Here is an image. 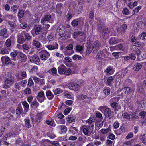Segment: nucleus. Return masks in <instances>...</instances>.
<instances>
[{
	"label": "nucleus",
	"mask_w": 146,
	"mask_h": 146,
	"mask_svg": "<svg viewBox=\"0 0 146 146\" xmlns=\"http://www.w3.org/2000/svg\"><path fill=\"white\" fill-rule=\"evenodd\" d=\"M14 82V78L12 76V73L9 72L6 74L4 78V83L2 87L5 89L9 88L13 84Z\"/></svg>",
	"instance_id": "nucleus-1"
},
{
	"label": "nucleus",
	"mask_w": 146,
	"mask_h": 146,
	"mask_svg": "<svg viewBox=\"0 0 146 146\" xmlns=\"http://www.w3.org/2000/svg\"><path fill=\"white\" fill-rule=\"evenodd\" d=\"M94 127L93 125H90L88 126H86L83 129V132L84 134L89 136L93 132V128Z\"/></svg>",
	"instance_id": "nucleus-2"
},
{
	"label": "nucleus",
	"mask_w": 146,
	"mask_h": 146,
	"mask_svg": "<svg viewBox=\"0 0 146 146\" xmlns=\"http://www.w3.org/2000/svg\"><path fill=\"white\" fill-rule=\"evenodd\" d=\"M135 53L137 54L138 59L140 60L145 59L146 57V55L145 51H141L138 48L135 50Z\"/></svg>",
	"instance_id": "nucleus-3"
},
{
	"label": "nucleus",
	"mask_w": 146,
	"mask_h": 146,
	"mask_svg": "<svg viewBox=\"0 0 146 146\" xmlns=\"http://www.w3.org/2000/svg\"><path fill=\"white\" fill-rule=\"evenodd\" d=\"M39 54L41 59L44 60H47L50 56L49 53L45 50H41L39 52Z\"/></svg>",
	"instance_id": "nucleus-4"
},
{
	"label": "nucleus",
	"mask_w": 146,
	"mask_h": 146,
	"mask_svg": "<svg viewBox=\"0 0 146 146\" xmlns=\"http://www.w3.org/2000/svg\"><path fill=\"white\" fill-rule=\"evenodd\" d=\"M101 44L98 41H96L94 42L92 45V52L96 53L99 50L101 47Z\"/></svg>",
	"instance_id": "nucleus-5"
},
{
	"label": "nucleus",
	"mask_w": 146,
	"mask_h": 146,
	"mask_svg": "<svg viewBox=\"0 0 146 146\" xmlns=\"http://www.w3.org/2000/svg\"><path fill=\"white\" fill-rule=\"evenodd\" d=\"M17 58L19 61L23 62H26L27 59L26 55L20 52H18Z\"/></svg>",
	"instance_id": "nucleus-6"
},
{
	"label": "nucleus",
	"mask_w": 146,
	"mask_h": 146,
	"mask_svg": "<svg viewBox=\"0 0 146 146\" xmlns=\"http://www.w3.org/2000/svg\"><path fill=\"white\" fill-rule=\"evenodd\" d=\"M73 45L72 44H69L66 47V50L65 52V55H70L74 53V51L72 50Z\"/></svg>",
	"instance_id": "nucleus-7"
},
{
	"label": "nucleus",
	"mask_w": 146,
	"mask_h": 146,
	"mask_svg": "<svg viewBox=\"0 0 146 146\" xmlns=\"http://www.w3.org/2000/svg\"><path fill=\"white\" fill-rule=\"evenodd\" d=\"M36 98L38 101L40 103L43 102L46 99V97L43 91L39 92Z\"/></svg>",
	"instance_id": "nucleus-8"
},
{
	"label": "nucleus",
	"mask_w": 146,
	"mask_h": 146,
	"mask_svg": "<svg viewBox=\"0 0 146 146\" xmlns=\"http://www.w3.org/2000/svg\"><path fill=\"white\" fill-rule=\"evenodd\" d=\"M68 87L70 89L74 90H77L79 88V86L74 83H70L68 85Z\"/></svg>",
	"instance_id": "nucleus-9"
},
{
	"label": "nucleus",
	"mask_w": 146,
	"mask_h": 146,
	"mask_svg": "<svg viewBox=\"0 0 146 146\" xmlns=\"http://www.w3.org/2000/svg\"><path fill=\"white\" fill-rule=\"evenodd\" d=\"M98 25V29L99 31L102 33L105 29V26L104 22L101 20H100Z\"/></svg>",
	"instance_id": "nucleus-10"
},
{
	"label": "nucleus",
	"mask_w": 146,
	"mask_h": 146,
	"mask_svg": "<svg viewBox=\"0 0 146 146\" xmlns=\"http://www.w3.org/2000/svg\"><path fill=\"white\" fill-rule=\"evenodd\" d=\"M7 30L5 28H3L0 30V37L6 38L8 37Z\"/></svg>",
	"instance_id": "nucleus-11"
},
{
	"label": "nucleus",
	"mask_w": 146,
	"mask_h": 146,
	"mask_svg": "<svg viewBox=\"0 0 146 146\" xmlns=\"http://www.w3.org/2000/svg\"><path fill=\"white\" fill-rule=\"evenodd\" d=\"M123 57L124 58L123 59L125 61H127L130 59L135 60L136 58V56L135 54L131 53L129 54L128 56H123Z\"/></svg>",
	"instance_id": "nucleus-12"
},
{
	"label": "nucleus",
	"mask_w": 146,
	"mask_h": 146,
	"mask_svg": "<svg viewBox=\"0 0 146 146\" xmlns=\"http://www.w3.org/2000/svg\"><path fill=\"white\" fill-rule=\"evenodd\" d=\"M25 41L23 36V34L22 32L21 33L19 34L18 35L17 42L20 44H23Z\"/></svg>",
	"instance_id": "nucleus-13"
},
{
	"label": "nucleus",
	"mask_w": 146,
	"mask_h": 146,
	"mask_svg": "<svg viewBox=\"0 0 146 146\" xmlns=\"http://www.w3.org/2000/svg\"><path fill=\"white\" fill-rule=\"evenodd\" d=\"M127 26L125 24H123L121 26L118 28V31L121 33H123L127 29Z\"/></svg>",
	"instance_id": "nucleus-14"
},
{
	"label": "nucleus",
	"mask_w": 146,
	"mask_h": 146,
	"mask_svg": "<svg viewBox=\"0 0 146 146\" xmlns=\"http://www.w3.org/2000/svg\"><path fill=\"white\" fill-rule=\"evenodd\" d=\"M32 60L37 65H39L40 64V59L38 56L36 55H35L33 56Z\"/></svg>",
	"instance_id": "nucleus-15"
},
{
	"label": "nucleus",
	"mask_w": 146,
	"mask_h": 146,
	"mask_svg": "<svg viewBox=\"0 0 146 146\" xmlns=\"http://www.w3.org/2000/svg\"><path fill=\"white\" fill-rule=\"evenodd\" d=\"M2 62L5 63L7 65H8L11 62V60L8 56H3L1 57Z\"/></svg>",
	"instance_id": "nucleus-16"
},
{
	"label": "nucleus",
	"mask_w": 146,
	"mask_h": 146,
	"mask_svg": "<svg viewBox=\"0 0 146 146\" xmlns=\"http://www.w3.org/2000/svg\"><path fill=\"white\" fill-rule=\"evenodd\" d=\"M58 45L56 42L53 43L52 45H48L47 46V48L50 50L57 49L58 48Z\"/></svg>",
	"instance_id": "nucleus-17"
},
{
	"label": "nucleus",
	"mask_w": 146,
	"mask_h": 146,
	"mask_svg": "<svg viewBox=\"0 0 146 146\" xmlns=\"http://www.w3.org/2000/svg\"><path fill=\"white\" fill-rule=\"evenodd\" d=\"M109 42L110 44L114 45L118 43L119 40L115 37H112L111 38Z\"/></svg>",
	"instance_id": "nucleus-18"
},
{
	"label": "nucleus",
	"mask_w": 146,
	"mask_h": 146,
	"mask_svg": "<svg viewBox=\"0 0 146 146\" xmlns=\"http://www.w3.org/2000/svg\"><path fill=\"white\" fill-rule=\"evenodd\" d=\"M8 24L10 26V29L12 31H13L14 29L17 28V25L14 22H12L11 21H9Z\"/></svg>",
	"instance_id": "nucleus-19"
},
{
	"label": "nucleus",
	"mask_w": 146,
	"mask_h": 146,
	"mask_svg": "<svg viewBox=\"0 0 146 146\" xmlns=\"http://www.w3.org/2000/svg\"><path fill=\"white\" fill-rule=\"evenodd\" d=\"M142 65L140 63L135 64L133 67V70L136 71L139 70L142 67Z\"/></svg>",
	"instance_id": "nucleus-20"
},
{
	"label": "nucleus",
	"mask_w": 146,
	"mask_h": 146,
	"mask_svg": "<svg viewBox=\"0 0 146 146\" xmlns=\"http://www.w3.org/2000/svg\"><path fill=\"white\" fill-rule=\"evenodd\" d=\"M32 44L34 46L37 48H40L41 46V44L40 42L35 39L33 40Z\"/></svg>",
	"instance_id": "nucleus-21"
},
{
	"label": "nucleus",
	"mask_w": 146,
	"mask_h": 146,
	"mask_svg": "<svg viewBox=\"0 0 146 146\" xmlns=\"http://www.w3.org/2000/svg\"><path fill=\"white\" fill-rule=\"evenodd\" d=\"M23 112V109L21 105L19 104L16 110V113L17 115H19Z\"/></svg>",
	"instance_id": "nucleus-22"
},
{
	"label": "nucleus",
	"mask_w": 146,
	"mask_h": 146,
	"mask_svg": "<svg viewBox=\"0 0 146 146\" xmlns=\"http://www.w3.org/2000/svg\"><path fill=\"white\" fill-rule=\"evenodd\" d=\"M63 4L62 3L58 4L56 7V12L57 13L61 14L62 13L61 11V8Z\"/></svg>",
	"instance_id": "nucleus-23"
},
{
	"label": "nucleus",
	"mask_w": 146,
	"mask_h": 146,
	"mask_svg": "<svg viewBox=\"0 0 146 146\" xmlns=\"http://www.w3.org/2000/svg\"><path fill=\"white\" fill-rule=\"evenodd\" d=\"M111 112L110 109L107 108H106L104 111L105 116L108 117H110L111 115Z\"/></svg>",
	"instance_id": "nucleus-24"
},
{
	"label": "nucleus",
	"mask_w": 146,
	"mask_h": 146,
	"mask_svg": "<svg viewBox=\"0 0 146 146\" xmlns=\"http://www.w3.org/2000/svg\"><path fill=\"white\" fill-rule=\"evenodd\" d=\"M22 33L23 34V36L25 37L24 38L25 40L29 41L31 39L32 37L30 35L29 33H27L25 31H23Z\"/></svg>",
	"instance_id": "nucleus-25"
},
{
	"label": "nucleus",
	"mask_w": 146,
	"mask_h": 146,
	"mask_svg": "<svg viewBox=\"0 0 146 146\" xmlns=\"http://www.w3.org/2000/svg\"><path fill=\"white\" fill-rule=\"evenodd\" d=\"M46 94L47 98L49 100H52L54 97V95L50 90L46 92Z\"/></svg>",
	"instance_id": "nucleus-26"
},
{
	"label": "nucleus",
	"mask_w": 146,
	"mask_h": 146,
	"mask_svg": "<svg viewBox=\"0 0 146 146\" xmlns=\"http://www.w3.org/2000/svg\"><path fill=\"white\" fill-rule=\"evenodd\" d=\"M80 21V18L74 19L72 21L71 24L73 26L76 27L78 25L79 22Z\"/></svg>",
	"instance_id": "nucleus-27"
},
{
	"label": "nucleus",
	"mask_w": 146,
	"mask_h": 146,
	"mask_svg": "<svg viewBox=\"0 0 146 146\" xmlns=\"http://www.w3.org/2000/svg\"><path fill=\"white\" fill-rule=\"evenodd\" d=\"M114 78L113 76H111L108 77L107 79L106 82L107 84L110 86H111V84H112V82L114 80Z\"/></svg>",
	"instance_id": "nucleus-28"
},
{
	"label": "nucleus",
	"mask_w": 146,
	"mask_h": 146,
	"mask_svg": "<svg viewBox=\"0 0 146 146\" xmlns=\"http://www.w3.org/2000/svg\"><path fill=\"white\" fill-rule=\"evenodd\" d=\"M39 104L37 101L36 99H35L34 100L31 102V107H35L36 108H37L39 106Z\"/></svg>",
	"instance_id": "nucleus-29"
},
{
	"label": "nucleus",
	"mask_w": 146,
	"mask_h": 146,
	"mask_svg": "<svg viewBox=\"0 0 146 146\" xmlns=\"http://www.w3.org/2000/svg\"><path fill=\"white\" fill-rule=\"evenodd\" d=\"M51 16L50 15H45L44 17L41 19V22L42 23H43L45 21H48L51 19Z\"/></svg>",
	"instance_id": "nucleus-30"
},
{
	"label": "nucleus",
	"mask_w": 146,
	"mask_h": 146,
	"mask_svg": "<svg viewBox=\"0 0 146 146\" xmlns=\"http://www.w3.org/2000/svg\"><path fill=\"white\" fill-rule=\"evenodd\" d=\"M22 103L24 107H25V108H24L25 112H27L29 109V105L27 102L26 101L22 102Z\"/></svg>",
	"instance_id": "nucleus-31"
},
{
	"label": "nucleus",
	"mask_w": 146,
	"mask_h": 146,
	"mask_svg": "<svg viewBox=\"0 0 146 146\" xmlns=\"http://www.w3.org/2000/svg\"><path fill=\"white\" fill-rule=\"evenodd\" d=\"M105 72L108 74H112L113 73V68L111 67H108L106 69Z\"/></svg>",
	"instance_id": "nucleus-32"
},
{
	"label": "nucleus",
	"mask_w": 146,
	"mask_h": 146,
	"mask_svg": "<svg viewBox=\"0 0 146 146\" xmlns=\"http://www.w3.org/2000/svg\"><path fill=\"white\" fill-rule=\"evenodd\" d=\"M24 121L26 127L29 128L31 127V125L30 123V120L29 119H25Z\"/></svg>",
	"instance_id": "nucleus-33"
},
{
	"label": "nucleus",
	"mask_w": 146,
	"mask_h": 146,
	"mask_svg": "<svg viewBox=\"0 0 146 146\" xmlns=\"http://www.w3.org/2000/svg\"><path fill=\"white\" fill-rule=\"evenodd\" d=\"M42 115V113H38L36 116V121L37 122H40L41 121Z\"/></svg>",
	"instance_id": "nucleus-34"
},
{
	"label": "nucleus",
	"mask_w": 146,
	"mask_h": 146,
	"mask_svg": "<svg viewBox=\"0 0 146 146\" xmlns=\"http://www.w3.org/2000/svg\"><path fill=\"white\" fill-rule=\"evenodd\" d=\"M112 108L114 110V111H117V108L118 106V104L115 102H112L111 104Z\"/></svg>",
	"instance_id": "nucleus-35"
},
{
	"label": "nucleus",
	"mask_w": 146,
	"mask_h": 146,
	"mask_svg": "<svg viewBox=\"0 0 146 146\" xmlns=\"http://www.w3.org/2000/svg\"><path fill=\"white\" fill-rule=\"evenodd\" d=\"M131 90V88L129 87H125L123 89L124 93L127 95L130 93Z\"/></svg>",
	"instance_id": "nucleus-36"
},
{
	"label": "nucleus",
	"mask_w": 146,
	"mask_h": 146,
	"mask_svg": "<svg viewBox=\"0 0 146 146\" xmlns=\"http://www.w3.org/2000/svg\"><path fill=\"white\" fill-rule=\"evenodd\" d=\"M135 45L137 47H142L144 46L145 44L143 42L136 41L134 43Z\"/></svg>",
	"instance_id": "nucleus-37"
},
{
	"label": "nucleus",
	"mask_w": 146,
	"mask_h": 146,
	"mask_svg": "<svg viewBox=\"0 0 146 146\" xmlns=\"http://www.w3.org/2000/svg\"><path fill=\"white\" fill-rule=\"evenodd\" d=\"M103 92L106 96H108L110 93V88H105L104 89Z\"/></svg>",
	"instance_id": "nucleus-38"
},
{
	"label": "nucleus",
	"mask_w": 146,
	"mask_h": 146,
	"mask_svg": "<svg viewBox=\"0 0 146 146\" xmlns=\"http://www.w3.org/2000/svg\"><path fill=\"white\" fill-rule=\"evenodd\" d=\"M64 67L62 66H59L58 68V71L59 74H60L64 73L65 69Z\"/></svg>",
	"instance_id": "nucleus-39"
},
{
	"label": "nucleus",
	"mask_w": 146,
	"mask_h": 146,
	"mask_svg": "<svg viewBox=\"0 0 146 146\" xmlns=\"http://www.w3.org/2000/svg\"><path fill=\"white\" fill-rule=\"evenodd\" d=\"M22 46L24 50V51H25L26 52H28L29 51L30 48L29 47L28 45L26 44H24Z\"/></svg>",
	"instance_id": "nucleus-40"
},
{
	"label": "nucleus",
	"mask_w": 146,
	"mask_h": 146,
	"mask_svg": "<svg viewBox=\"0 0 146 146\" xmlns=\"http://www.w3.org/2000/svg\"><path fill=\"white\" fill-rule=\"evenodd\" d=\"M75 120V119L73 118L72 115H69L67 118V121L69 123L73 122Z\"/></svg>",
	"instance_id": "nucleus-41"
},
{
	"label": "nucleus",
	"mask_w": 146,
	"mask_h": 146,
	"mask_svg": "<svg viewBox=\"0 0 146 146\" xmlns=\"http://www.w3.org/2000/svg\"><path fill=\"white\" fill-rule=\"evenodd\" d=\"M42 28L41 27H37L35 30V34L36 35L39 34L40 32H41Z\"/></svg>",
	"instance_id": "nucleus-42"
},
{
	"label": "nucleus",
	"mask_w": 146,
	"mask_h": 146,
	"mask_svg": "<svg viewBox=\"0 0 146 146\" xmlns=\"http://www.w3.org/2000/svg\"><path fill=\"white\" fill-rule=\"evenodd\" d=\"M82 6L81 4H79L77 8V10L78 11V13L79 14L81 13L82 11Z\"/></svg>",
	"instance_id": "nucleus-43"
},
{
	"label": "nucleus",
	"mask_w": 146,
	"mask_h": 146,
	"mask_svg": "<svg viewBox=\"0 0 146 146\" xmlns=\"http://www.w3.org/2000/svg\"><path fill=\"white\" fill-rule=\"evenodd\" d=\"M123 118L127 119H129L130 118V115L127 112H125L122 114Z\"/></svg>",
	"instance_id": "nucleus-44"
},
{
	"label": "nucleus",
	"mask_w": 146,
	"mask_h": 146,
	"mask_svg": "<svg viewBox=\"0 0 146 146\" xmlns=\"http://www.w3.org/2000/svg\"><path fill=\"white\" fill-rule=\"evenodd\" d=\"M141 8V6H139L136 8L133 12V15L136 14L139 11V10Z\"/></svg>",
	"instance_id": "nucleus-45"
},
{
	"label": "nucleus",
	"mask_w": 146,
	"mask_h": 146,
	"mask_svg": "<svg viewBox=\"0 0 146 146\" xmlns=\"http://www.w3.org/2000/svg\"><path fill=\"white\" fill-rule=\"evenodd\" d=\"M56 31L59 33V35L60 36H62L64 35L63 31L59 27L57 29Z\"/></svg>",
	"instance_id": "nucleus-46"
},
{
	"label": "nucleus",
	"mask_w": 146,
	"mask_h": 146,
	"mask_svg": "<svg viewBox=\"0 0 146 146\" xmlns=\"http://www.w3.org/2000/svg\"><path fill=\"white\" fill-rule=\"evenodd\" d=\"M5 44L7 47H10L11 45V41L10 39H7L6 40Z\"/></svg>",
	"instance_id": "nucleus-47"
},
{
	"label": "nucleus",
	"mask_w": 146,
	"mask_h": 146,
	"mask_svg": "<svg viewBox=\"0 0 146 146\" xmlns=\"http://www.w3.org/2000/svg\"><path fill=\"white\" fill-rule=\"evenodd\" d=\"M146 113L144 111H141L139 114V116L141 117V119H144L146 115Z\"/></svg>",
	"instance_id": "nucleus-48"
},
{
	"label": "nucleus",
	"mask_w": 146,
	"mask_h": 146,
	"mask_svg": "<svg viewBox=\"0 0 146 146\" xmlns=\"http://www.w3.org/2000/svg\"><path fill=\"white\" fill-rule=\"evenodd\" d=\"M76 50L77 51L80 52L83 49V47L80 45H77L76 46Z\"/></svg>",
	"instance_id": "nucleus-49"
},
{
	"label": "nucleus",
	"mask_w": 146,
	"mask_h": 146,
	"mask_svg": "<svg viewBox=\"0 0 146 146\" xmlns=\"http://www.w3.org/2000/svg\"><path fill=\"white\" fill-rule=\"evenodd\" d=\"M54 92L55 95H56L62 93L63 92V90L60 89L58 88L56 89L54 91Z\"/></svg>",
	"instance_id": "nucleus-50"
},
{
	"label": "nucleus",
	"mask_w": 146,
	"mask_h": 146,
	"mask_svg": "<svg viewBox=\"0 0 146 146\" xmlns=\"http://www.w3.org/2000/svg\"><path fill=\"white\" fill-rule=\"evenodd\" d=\"M19 52H17V51L15 50L14 52H11L10 54L11 56L13 57H15L16 56L17 57L18 54Z\"/></svg>",
	"instance_id": "nucleus-51"
},
{
	"label": "nucleus",
	"mask_w": 146,
	"mask_h": 146,
	"mask_svg": "<svg viewBox=\"0 0 146 146\" xmlns=\"http://www.w3.org/2000/svg\"><path fill=\"white\" fill-rule=\"evenodd\" d=\"M72 58L74 60H76L77 59L81 60L82 59V57L78 55H74L73 56Z\"/></svg>",
	"instance_id": "nucleus-52"
},
{
	"label": "nucleus",
	"mask_w": 146,
	"mask_h": 146,
	"mask_svg": "<svg viewBox=\"0 0 146 146\" xmlns=\"http://www.w3.org/2000/svg\"><path fill=\"white\" fill-rule=\"evenodd\" d=\"M119 99V97H114L111 99L110 101L112 102H115V103H117Z\"/></svg>",
	"instance_id": "nucleus-53"
},
{
	"label": "nucleus",
	"mask_w": 146,
	"mask_h": 146,
	"mask_svg": "<svg viewBox=\"0 0 146 146\" xmlns=\"http://www.w3.org/2000/svg\"><path fill=\"white\" fill-rule=\"evenodd\" d=\"M38 39L42 42L44 41L45 40L46 38L43 35H40L39 36Z\"/></svg>",
	"instance_id": "nucleus-54"
},
{
	"label": "nucleus",
	"mask_w": 146,
	"mask_h": 146,
	"mask_svg": "<svg viewBox=\"0 0 146 146\" xmlns=\"http://www.w3.org/2000/svg\"><path fill=\"white\" fill-rule=\"evenodd\" d=\"M24 15V11L21 10H19L18 13V16L20 18L22 17Z\"/></svg>",
	"instance_id": "nucleus-55"
},
{
	"label": "nucleus",
	"mask_w": 146,
	"mask_h": 146,
	"mask_svg": "<svg viewBox=\"0 0 146 146\" xmlns=\"http://www.w3.org/2000/svg\"><path fill=\"white\" fill-rule=\"evenodd\" d=\"M18 9V6L17 5H13L11 7V11H13V12H15Z\"/></svg>",
	"instance_id": "nucleus-56"
},
{
	"label": "nucleus",
	"mask_w": 146,
	"mask_h": 146,
	"mask_svg": "<svg viewBox=\"0 0 146 146\" xmlns=\"http://www.w3.org/2000/svg\"><path fill=\"white\" fill-rule=\"evenodd\" d=\"M34 84V83L32 79L30 78L29 79V81L28 85L29 86H32Z\"/></svg>",
	"instance_id": "nucleus-57"
},
{
	"label": "nucleus",
	"mask_w": 146,
	"mask_h": 146,
	"mask_svg": "<svg viewBox=\"0 0 146 146\" xmlns=\"http://www.w3.org/2000/svg\"><path fill=\"white\" fill-rule=\"evenodd\" d=\"M96 116L97 118H99L101 121L103 119L102 114L99 112H98L96 113Z\"/></svg>",
	"instance_id": "nucleus-58"
},
{
	"label": "nucleus",
	"mask_w": 146,
	"mask_h": 146,
	"mask_svg": "<svg viewBox=\"0 0 146 146\" xmlns=\"http://www.w3.org/2000/svg\"><path fill=\"white\" fill-rule=\"evenodd\" d=\"M109 129L108 128L104 129H102L101 130V133L103 134H105L108 132Z\"/></svg>",
	"instance_id": "nucleus-59"
},
{
	"label": "nucleus",
	"mask_w": 146,
	"mask_h": 146,
	"mask_svg": "<svg viewBox=\"0 0 146 146\" xmlns=\"http://www.w3.org/2000/svg\"><path fill=\"white\" fill-rule=\"evenodd\" d=\"M46 141L48 142H52V144L54 146H57L58 144H59V143H58V141H54L53 142H52L51 141L49 140H46Z\"/></svg>",
	"instance_id": "nucleus-60"
},
{
	"label": "nucleus",
	"mask_w": 146,
	"mask_h": 146,
	"mask_svg": "<svg viewBox=\"0 0 146 146\" xmlns=\"http://www.w3.org/2000/svg\"><path fill=\"white\" fill-rule=\"evenodd\" d=\"M139 138L142 141L146 140V134H144L143 135H141L139 136Z\"/></svg>",
	"instance_id": "nucleus-61"
},
{
	"label": "nucleus",
	"mask_w": 146,
	"mask_h": 146,
	"mask_svg": "<svg viewBox=\"0 0 146 146\" xmlns=\"http://www.w3.org/2000/svg\"><path fill=\"white\" fill-rule=\"evenodd\" d=\"M5 129V128L3 126L0 127V137L3 135Z\"/></svg>",
	"instance_id": "nucleus-62"
},
{
	"label": "nucleus",
	"mask_w": 146,
	"mask_h": 146,
	"mask_svg": "<svg viewBox=\"0 0 146 146\" xmlns=\"http://www.w3.org/2000/svg\"><path fill=\"white\" fill-rule=\"evenodd\" d=\"M78 140L81 143H84L86 141V138L84 139L82 137L80 136L78 138Z\"/></svg>",
	"instance_id": "nucleus-63"
},
{
	"label": "nucleus",
	"mask_w": 146,
	"mask_h": 146,
	"mask_svg": "<svg viewBox=\"0 0 146 146\" xmlns=\"http://www.w3.org/2000/svg\"><path fill=\"white\" fill-rule=\"evenodd\" d=\"M94 121V120L93 119V117H90L88 120L86 121V122L91 124Z\"/></svg>",
	"instance_id": "nucleus-64"
}]
</instances>
